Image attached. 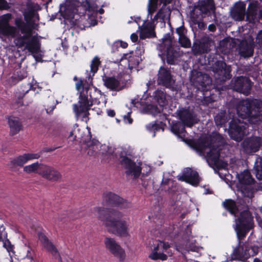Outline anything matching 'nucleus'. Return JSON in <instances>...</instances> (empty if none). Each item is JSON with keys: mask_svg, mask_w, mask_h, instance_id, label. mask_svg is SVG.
I'll list each match as a JSON object with an SVG mask.
<instances>
[{"mask_svg": "<svg viewBox=\"0 0 262 262\" xmlns=\"http://www.w3.org/2000/svg\"><path fill=\"white\" fill-rule=\"evenodd\" d=\"M235 231L238 239V246L235 248L231 254V260H239L244 262L251 256H254L258 253L257 249L248 246L243 243L248 233L254 227V220L251 212L248 210H243L235 219Z\"/></svg>", "mask_w": 262, "mask_h": 262, "instance_id": "nucleus-2", "label": "nucleus"}, {"mask_svg": "<svg viewBox=\"0 0 262 262\" xmlns=\"http://www.w3.org/2000/svg\"><path fill=\"white\" fill-rule=\"evenodd\" d=\"M261 144V140L258 137H252L246 138L242 143V147L245 152L251 154L257 151Z\"/></svg>", "mask_w": 262, "mask_h": 262, "instance_id": "nucleus-18", "label": "nucleus"}, {"mask_svg": "<svg viewBox=\"0 0 262 262\" xmlns=\"http://www.w3.org/2000/svg\"><path fill=\"white\" fill-rule=\"evenodd\" d=\"M131 113V112H128L126 115L123 116V121L125 123L130 124L133 123V119L130 117Z\"/></svg>", "mask_w": 262, "mask_h": 262, "instance_id": "nucleus-62", "label": "nucleus"}, {"mask_svg": "<svg viewBox=\"0 0 262 262\" xmlns=\"http://www.w3.org/2000/svg\"><path fill=\"white\" fill-rule=\"evenodd\" d=\"M8 124L10 127V135L14 136L23 129V125L19 119L16 117L8 118Z\"/></svg>", "mask_w": 262, "mask_h": 262, "instance_id": "nucleus-32", "label": "nucleus"}, {"mask_svg": "<svg viewBox=\"0 0 262 262\" xmlns=\"http://www.w3.org/2000/svg\"><path fill=\"white\" fill-rule=\"evenodd\" d=\"M232 85L234 91L248 96L251 93L252 83L248 77L238 76L234 78Z\"/></svg>", "mask_w": 262, "mask_h": 262, "instance_id": "nucleus-15", "label": "nucleus"}, {"mask_svg": "<svg viewBox=\"0 0 262 262\" xmlns=\"http://www.w3.org/2000/svg\"><path fill=\"white\" fill-rule=\"evenodd\" d=\"M130 207V203L127 200L116 194V211L117 209H127Z\"/></svg>", "mask_w": 262, "mask_h": 262, "instance_id": "nucleus-43", "label": "nucleus"}, {"mask_svg": "<svg viewBox=\"0 0 262 262\" xmlns=\"http://www.w3.org/2000/svg\"><path fill=\"white\" fill-rule=\"evenodd\" d=\"M141 181L142 185L145 189V193L147 195H151L152 193V191L151 190L153 185L152 181L150 178L146 179L144 177L141 178Z\"/></svg>", "mask_w": 262, "mask_h": 262, "instance_id": "nucleus-48", "label": "nucleus"}, {"mask_svg": "<svg viewBox=\"0 0 262 262\" xmlns=\"http://www.w3.org/2000/svg\"><path fill=\"white\" fill-rule=\"evenodd\" d=\"M116 46L120 47L122 48L123 49H126L128 47V43L126 42L123 41L122 40H117L116 41Z\"/></svg>", "mask_w": 262, "mask_h": 262, "instance_id": "nucleus-63", "label": "nucleus"}, {"mask_svg": "<svg viewBox=\"0 0 262 262\" xmlns=\"http://www.w3.org/2000/svg\"><path fill=\"white\" fill-rule=\"evenodd\" d=\"M221 148L218 146L215 147L213 145L210 148V150L207 153L206 158L208 162L217 166L219 163Z\"/></svg>", "mask_w": 262, "mask_h": 262, "instance_id": "nucleus-29", "label": "nucleus"}, {"mask_svg": "<svg viewBox=\"0 0 262 262\" xmlns=\"http://www.w3.org/2000/svg\"><path fill=\"white\" fill-rule=\"evenodd\" d=\"M179 42L184 48H189L191 46L190 41L186 35L179 37Z\"/></svg>", "mask_w": 262, "mask_h": 262, "instance_id": "nucleus-58", "label": "nucleus"}, {"mask_svg": "<svg viewBox=\"0 0 262 262\" xmlns=\"http://www.w3.org/2000/svg\"><path fill=\"white\" fill-rule=\"evenodd\" d=\"M104 244L106 248L113 254H115V240L114 238L105 237Z\"/></svg>", "mask_w": 262, "mask_h": 262, "instance_id": "nucleus-52", "label": "nucleus"}, {"mask_svg": "<svg viewBox=\"0 0 262 262\" xmlns=\"http://www.w3.org/2000/svg\"><path fill=\"white\" fill-rule=\"evenodd\" d=\"M45 106L46 107V112L48 114H51L56 107V104H55L54 100L49 99L46 102Z\"/></svg>", "mask_w": 262, "mask_h": 262, "instance_id": "nucleus-56", "label": "nucleus"}, {"mask_svg": "<svg viewBox=\"0 0 262 262\" xmlns=\"http://www.w3.org/2000/svg\"><path fill=\"white\" fill-rule=\"evenodd\" d=\"M156 36V32H155L154 28L152 27H145L142 30L140 33V40L145 39L146 38H152L155 37Z\"/></svg>", "mask_w": 262, "mask_h": 262, "instance_id": "nucleus-42", "label": "nucleus"}, {"mask_svg": "<svg viewBox=\"0 0 262 262\" xmlns=\"http://www.w3.org/2000/svg\"><path fill=\"white\" fill-rule=\"evenodd\" d=\"M42 166V164H39L37 162L24 167V170L27 173L33 172L37 171V172L38 173V172L40 171V168H41Z\"/></svg>", "mask_w": 262, "mask_h": 262, "instance_id": "nucleus-50", "label": "nucleus"}, {"mask_svg": "<svg viewBox=\"0 0 262 262\" xmlns=\"http://www.w3.org/2000/svg\"><path fill=\"white\" fill-rule=\"evenodd\" d=\"M122 217V214L116 211V235L121 237H127L129 236L128 225Z\"/></svg>", "mask_w": 262, "mask_h": 262, "instance_id": "nucleus-24", "label": "nucleus"}, {"mask_svg": "<svg viewBox=\"0 0 262 262\" xmlns=\"http://www.w3.org/2000/svg\"><path fill=\"white\" fill-rule=\"evenodd\" d=\"M201 92L203 95V99L201 100L202 105H208L215 101L214 94L211 93V89L204 90Z\"/></svg>", "mask_w": 262, "mask_h": 262, "instance_id": "nucleus-41", "label": "nucleus"}, {"mask_svg": "<svg viewBox=\"0 0 262 262\" xmlns=\"http://www.w3.org/2000/svg\"><path fill=\"white\" fill-rule=\"evenodd\" d=\"M24 156L25 157L26 162H27L29 160L31 159H38L40 156V154H24Z\"/></svg>", "mask_w": 262, "mask_h": 262, "instance_id": "nucleus-61", "label": "nucleus"}, {"mask_svg": "<svg viewBox=\"0 0 262 262\" xmlns=\"http://www.w3.org/2000/svg\"><path fill=\"white\" fill-rule=\"evenodd\" d=\"M157 48L161 52L166 50V62L168 64L174 65L180 56V48L172 45L170 33L164 35L162 38V43L159 44Z\"/></svg>", "mask_w": 262, "mask_h": 262, "instance_id": "nucleus-7", "label": "nucleus"}, {"mask_svg": "<svg viewBox=\"0 0 262 262\" xmlns=\"http://www.w3.org/2000/svg\"><path fill=\"white\" fill-rule=\"evenodd\" d=\"M120 163L125 169V172L127 176L133 177L135 180L139 178L142 171L140 166L137 165L133 160L127 156L121 157Z\"/></svg>", "mask_w": 262, "mask_h": 262, "instance_id": "nucleus-14", "label": "nucleus"}, {"mask_svg": "<svg viewBox=\"0 0 262 262\" xmlns=\"http://www.w3.org/2000/svg\"><path fill=\"white\" fill-rule=\"evenodd\" d=\"M143 110L146 113L155 116L163 111V107H158L156 105L149 104L144 106Z\"/></svg>", "mask_w": 262, "mask_h": 262, "instance_id": "nucleus-46", "label": "nucleus"}, {"mask_svg": "<svg viewBox=\"0 0 262 262\" xmlns=\"http://www.w3.org/2000/svg\"><path fill=\"white\" fill-rule=\"evenodd\" d=\"M26 159L24 155L19 156L11 160L8 164V166L12 170H13L16 166L21 167L27 162Z\"/></svg>", "mask_w": 262, "mask_h": 262, "instance_id": "nucleus-45", "label": "nucleus"}, {"mask_svg": "<svg viewBox=\"0 0 262 262\" xmlns=\"http://www.w3.org/2000/svg\"><path fill=\"white\" fill-rule=\"evenodd\" d=\"M100 64L99 58L98 57H95L91 62V71L93 73V75L98 71V67Z\"/></svg>", "mask_w": 262, "mask_h": 262, "instance_id": "nucleus-57", "label": "nucleus"}, {"mask_svg": "<svg viewBox=\"0 0 262 262\" xmlns=\"http://www.w3.org/2000/svg\"><path fill=\"white\" fill-rule=\"evenodd\" d=\"M247 198L243 197H239L238 196L236 200L235 201L236 202V204H237V208L238 209V211H239V209H244L246 207L248 206L247 202H248Z\"/></svg>", "mask_w": 262, "mask_h": 262, "instance_id": "nucleus-55", "label": "nucleus"}, {"mask_svg": "<svg viewBox=\"0 0 262 262\" xmlns=\"http://www.w3.org/2000/svg\"><path fill=\"white\" fill-rule=\"evenodd\" d=\"M170 247V246L168 242L159 241L154 247L148 257L154 260L159 259L166 260L167 259V256L164 254V252H166Z\"/></svg>", "mask_w": 262, "mask_h": 262, "instance_id": "nucleus-16", "label": "nucleus"}, {"mask_svg": "<svg viewBox=\"0 0 262 262\" xmlns=\"http://www.w3.org/2000/svg\"><path fill=\"white\" fill-rule=\"evenodd\" d=\"M238 181L241 186L243 185L252 184L254 183V179L252 178L248 170H245L238 176Z\"/></svg>", "mask_w": 262, "mask_h": 262, "instance_id": "nucleus-40", "label": "nucleus"}, {"mask_svg": "<svg viewBox=\"0 0 262 262\" xmlns=\"http://www.w3.org/2000/svg\"><path fill=\"white\" fill-rule=\"evenodd\" d=\"M222 206L232 215L236 216L238 213L237 204L235 201L232 199H226L222 203Z\"/></svg>", "mask_w": 262, "mask_h": 262, "instance_id": "nucleus-33", "label": "nucleus"}, {"mask_svg": "<svg viewBox=\"0 0 262 262\" xmlns=\"http://www.w3.org/2000/svg\"><path fill=\"white\" fill-rule=\"evenodd\" d=\"M258 11V4L257 2H250L246 11V20L249 23H254L256 18Z\"/></svg>", "mask_w": 262, "mask_h": 262, "instance_id": "nucleus-30", "label": "nucleus"}, {"mask_svg": "<svg viewBox=\"0 0 262 262\" xmlns=\"http://www.w3.org/2000/svg\"><path fill=\"white\" fill-rule=\"evenodd\" d=\"M246 15V4L242 2L235 3L230 11V15L235 21H241L244 20Z\"/></svg>", "mask_w": 262, "mask_h": 262, "instance_id": "nucleus-26", "label": "nucleus"}, {"mask_svg": "<svg viewBox=\"0 0 262 262\" xmlns=\"http://www.w3.org/2000/svg\"><path fill=\"white\" fill-rule=\"evenodd\" d=\"M157 82L159 85L169 88L172 85V77L170 71L164 67H161L158 74Z\"/></svg>", "mask_w": 262, "mask_h": 262, "instance_id": "nucleus-22", "label": "nucleus"}, {"mask_svg": "<svg viewBox=\"0 0 262 262\" xmlns=\"http://www.w3.org/2000/svg\"><path fill=\"white\" fill-rule=\"evenodd\" d=\"M255 42L257 46L262 49V30H260L257 34Z\"/></svg>", "mask_w": 262, "mask_h": 262, "instance_id": "nucleus-59", "label": "nucleus"}, {"mask_svg": "<svg viewBox=\"0 0 262 262\" xmlns=\"http://www.w3.org/2000/svg\"><path fill=\"white\" fill-rule=\"evenodd\" d=\"M117 76L116 78V91H120L125 88L130 80V75L127 70L118 67Z\"/></svg>", "mask_w": 262, "mask_h": 262, "instance_id": "nucleus-25", "label": "nucleus"}, {"mask_svg": "<svg viewBox=\"0 0 262 262\" xmlns=\"http://www.w3.org/2000/svg\"><path fill=\"white\" fill-rule=\"evenodd\" d=\"M9 8L8 3L5 0H0V10H7Z\"/></svg>", "mask_w": 262, "mask_h": 262, "instance_id": "nucleus-64", "label": "nucleus"}, {"mask_svg": "<svg viewBox=\"0 0 262 262\" xmlns=\"http://www.w3.org/2000/svg\"><path fill=\"white\" fill-rule=\"evenodd\" d=\"M213 71L217 82H224L227 80L230 79L232 77L231 66L227 65L225 62L223 61H216L215 62Z\"/></svg>", "mask_w": 262, "mask_h": 262, "instance_id": "nucleus-12", "label": "nucleus"}, {"mask_svg": "<svg viewBox=\"0 0 262 262\" xmlns=\"http://www.w3.org/2000/svg\"><path fill=\"white\" fill-rule=\"evenodd\" d=\"M80 142L82 143L81 152L89 157L96 158L100 154L102 156V160L104 162H108L111 159L114 158V147L106 144L100 145L98 140L91 139L90 132H88L86 136L81 137Z\"/></svg>", "mask_w": 262, "mask_h": 262, "instance_id": "nucleus-3", "label": "nucleus"}, {"mask_svg": "<svg viewBox=\"0 0 262 262\" xmlns=\"http://www.w3.org/2000/svg\"><path fill=\"white\" fill-rule=\"evenodd\" d=\"M254 44L247 42L241 43L239 47V53L241 56L245 58L252 57L254 54Z\"/></svg>", "mask_w": 262, "mask_h": 262, "instance_id": "nucleus-31", "label": "nucleus"}, {"mask_svg": "<svg viewBox=\"0 0 262 262\" xmlns=\"http://www.w3.org/2000/svg\"><path fill=\"white\" fill-rule=\"evenodd\" d=\"M27 76V72L25 69H21L9 78L7 82L10 86L16 84L19 81L23 80Z\"/></svg>", "mask_w": 262, "mask_h": 262, "instance_id": "nucleus-36", "label": "nucleus"}, {"mask_svg": "<svg viewBox=\"0 0 262 262\" xmlns=\"http://www.w3.org/2000/svg\"><path fill=\"white\" fill-rule=\"evenodd\" d=\"M209 141L212 143L215 147L218 146L219 148H220V145L224 143V140L221 135L216 134Z\"/></svg>", "mask_w": 262, "mask_h": 262, "instance_id": "nucleus-54", "label": "nucleus"}, {"mask_svg": "<svg viewBox=\"0 0 262 262\" xmlns=\"http://www.w3.org/2000/svg\"><path fill=\"white\" fill-rule=\"evenodd\" d=\"M102 203L104 208H113L115 205V194L111 192L104 193Z\"/></svg>", "mask_w": 262, "mask_h": 262, "instance_id": "nucleus-38", "label": "nucleus"}, {"mask_svg": "<svg viewBox=\"0 0 262 262\" xmlns=\"http://www.w3.org/2000/svg\"><path fill=\"white\" fill-rule=\"evenodd\" d=\"M213 43V40L209 36H204L200 39H196L194 41L191 48L192 53L195 56L208 53L211 50V47Z\"/></svg>", "mask_w": 262, "mask_h": 262, "instance_id": "nucleus-13", "label": "nucleus"}, {"mask_svg": "<svg viewBox=\"0 0 262 262\" xmlns=\"http://www.w3.org/2000/svg\"><path fill=\"white\" fill-rule=\"evenodd\" d=\"M86 5L85 14L81 16L79 15V17L74 20L73 24L81 30L97 24L96 18L97 15V8L92 7L88 2H86Z\"/></svg>", "mask_w": 262, "mask_h": 262, "instance_id": "nucleus-8", "label": "nucleus"}, {"mask_svg": "<svg viewBox=\"0 0 262 262\" xmlns=\"http://www.w3.org/2000/svg\"><path fill=\"white\" fill-rule=\"evenodd\" d=\"M38 236L39 239L43 244L44 247L55 257L58 259L59 262H62L61 257L58 253V251L56 247L53 244L49 241L48 238L42 233H38Z\"/></svg>", "mask_w": 262, "mask_h": 262, "instance_id": "nucleus-27", "label": "nucleus"}, {"mask_svg": "<svg viewBox=\"0 0 262 262\" xmlns=\"http://www.w3.org/2000/svg\"><path fill=\"white\" fill-rule=\"evenodd\" d=\"M190 81L201 91L211 89L212 87L211 77L208 74L196 70H193L191 72Z\"/></svg>", "mask_w": 262, "mask_h": 262, "instance_id": "nucleus-10", "label": "nucleus"}, {"mask_svg": "<svg viewBox=\"0 0 262 262\" xmlns=\"http://www.w3.org/2000/svg\"><path fill=\"white\" fill-rule=\"evenodd\" d=\"M178 179L193 186H198L201 181V178L199 177L198 172L189 167H187L184 169L182 176Z\"/></svg>", "mask_w": 262, "mask_h": 262, "instance_id": "nucleus-19", "label": "nucleus"}, {"mask_svg": "<svg viewBox=\"0 0 262 262\" xmlns=\"http://www.w3.org/2000/svg\"><path fill=\"white\" fill-rule=\"evenodd\" d=\"M125 257L126 254L124 250L116 243V258H118L120 261H123Z\"/></svg>", "mask_w": 262, "mask_h": 262, "instance_id": "nucleus-51", "label": "nucleus"}, {"mask_svg": "<svg viewBox=\"0 0 262 262\" xmlns=\"http://www.w3.org/2000/svg\"><path fill=\"white\" fill-rule=\"evenodd\" d=\"M94 211L97 213L98 219L102 222L109 232L115 231V211L114 208L96 207Z\"/></svg>", "mask_w": 262, "mask_h": 262, "instance_id": "nucleus-9", "label": "nucleus"}, {"mask_svg": "<svg viewBox=\"0 0 262 262\" xmlns=\"http://www.w3.org/2000/svg\"><path fill=\"white\" fill-rule=\"evenodd\" d=\"M229 119L225 113L218 114L214 117V121L216 125L220 127L225 126L229 121Z\"/></svg>", "mask_w": 262, "mask_h": 262, "instance_id": "nucleus-47", "label": "nucleus"}, {"mask_svg": "<svg viewBox=\"0 0 262 262\" xmlns=\"http://www.w3.org/2000/svg\"><path fill=\"white\" fill-rule=\"evenodd\" d=\"M38 174L43 178L52 182L57 181L61 178V174L54 167L42 164Z\"/></svg>", "mask_w": 262, "mask_h": 262, "instance_id": "nucleus-21", "label": "nucleus"}, {"mask_svg": "<svg viewBox=\"0 0 262 262\" xmlns=\"http://www.w3.org/2000/svg\"><path fill=\"white\" fill-rule=\"evenodd\" d=\"M176 32L179 35V37H181L186 35L187 33V30L184 27V25H182L176 29Z\"/></svg>", "mask_w": 262, "mask_h": 262, "instance_id": "nucleus-60", "label": "nucleus"}, {"mask_svg": "<svg viewBox=\"0 0 262 262\" xmlns=\"http://www.w3.org/2000/svg\"><path fill=\"white\" fill-rule=\"evenodd\" d=\"M103 81L104 85L107 88L114 90H115V78L113 77H110L108 76H104L103 77Z\"/></svg>", "mask_w": 262, "mask_h": 262, "instance_id": "nucleus-53", "label": "nucleus"}, {"mask_svg": "<svg viewBox=\"0 0 262 262\" xmlns=\"http://www.w3.org/2000/svg\"><path fill=\"white\" fill-rule=\"evenodd\" d=\"M154 100L160 107H163L167 103L166 93L161 90H157L154 93Z\"/></svg>", "mask_w": 262, "mask_h": 262, "instance_id": "nucleus-37", "label": "nucleus"}, {"mask_svg": "<svg viewBox=\"0 0 262 262\" xmlns=\"http://www.w3.org/2000/svg\"><path fill=\"white\" fill-rule=\"evenodd\" d=\"M238 116L242 119L248 118L254 124L262 120V102L257 99H242L236 105Z\"/></svg>", "mask_w": 262, "mask_h": 262, "instance_id": "nucleus-4", "label": "nucleus"}, {"mask_svg": "<svg viewBox=\"0 0 262 262\" xmlns=\"http://www.w3.org/2000/svg\"><path fill=\"white\" fill-rule=\"evenodd\" d=\"M77 9L73 4H66L64 6L61 5L60 12L64 18L69 20L73 24H74V20L79 17V15L76 14Z\"/></svg>", "mask_w": 262, "mask_h": 262, "instance_id": "nucleus-23", "label": "nucleus"}, {"mask_svg": "<svg viewBox=\"0 0 262 262\" xmlns=\"http://www.w3.org/2000/svg\"><path fill=\"white\" fill-rule=\"evenodd\" d=\"M256 178L262 180V158H258L255 161L254 167Z\"/></svg>", "mask_w": 262, "mask_h": 262, "instance_id": "nucleus-49", "label": "nucleus"}, {"mask_svg": "<svg viewBox=\"0 0 262 262\" xmlns=\"http://www.w3.org/2000/svg\"><path fill=\"white\" fill-rule=\"evenodd\" d=\"M202 14L207 16L215 12V5L214 0H202L196 6Z\"/></svg>", "mask_w": 262, "mask_h": 262, "instance_id": "nucleus-28", "label": "nucleus"}, {"mask_svg": "<svg viewBox=\"0 0 262 262\" xmlns=\"http://www.w3.org/2000/svg\"><path fill=\"white\" fill-rule=\"evenodd\" d=\"M243 196L248 199V203L249 200L254 197V193L256 189L251 184L243 185L239 188Z\"/></svg>", "mask_w": 262, "mask_h": 262, "instance_id": "nucleus-34", "label": "nucleus"}, {"mask_svg": "<svg viewBox=\"0 0 262 262\" xmlns=\"http://www.w3.org/2000/svg\"><path fill=\"white\" fill-rule=\"evenodd\" d=\"M178 116L183 125L188 127H192L199 121L196 115L189 109L183 108L178 111Z\"/></svg>", "mask_w": 262, "mask_h": 262, "instance_id": "nucleus-17", "label": "nucleus"}, {"mask_svg": "<svg viewBox=\"0 0 262 262\" xmlns=\"http://www.w3.org/2000/svg\"><path fill=\"white\" fill-rule=\"evenodd\" d=\"M7 233L5 231V228L3 225L0 226V242H3V247L7 251L13 252V245H12L9 239H7Z\"/></svg>", "mask_w": 262, "mask_h": 262, "instance_id": "nucleus-35", "label": "nucleus"}, {"mask_svg": "<svg viewBox=\"0 0 262 262\" xmlns=\"http://www.w3.org/2000/svg\"><path fill=\"white\" fill-rule=\"evenodd\" d=\"M165 124H163L162 122H160V123H158L157 121L151 122L146 125L147 130L149 132H154L153 136H155V133L156 132L162 129L164 130V126Z\"/></svg>", "mask_w": 262, "mask_h": 262, "instance_id": "nucleus-44", "label": "nucleus"}, {"mask_svg": "<svg viewBox=\"0 0 262 262\" xmlns=\"http://www.w3.org/2000/svg\"><path fill=\"white\" fill-rule=\"evenodd\" d=\"M228 134L230 138L237 142L241 141L246 135L247 127L242 125L241 120L233 117L229 123Z\"/></svg>", "mask_w": 262, "mask_h": 262, "instance_id": "nucleus-11", "label": "nucleus"}, {"mask_svg": "<svg viewBox=\"0 0 262 262\" xmlns=\"http://www.w3.org/2000/svg\"><path fill=\"white\" fill-rule=\"evenodd\" d=\"M189 144L190 146L195 150L200 155H204L205 150L208 148L210 149L213 145L212 143L207 137L191 140Z\"/></svg>", "mask_w": 262, "mask_h": 262, "instance_id": "nucleus-20", "label": "nucleus"}, {"mask_svg": "<svg viewBox=\"0 0 262 262\" xmlns=\"http://www.w3.org/2000/svg\"><path fill=\"white\" fill-rule=\"evenodd\" d=\"M144 53V48L138 45L135 52L130 51L128 53L123 54L119 61H116L119 69L124 70H132L138 67L140 62L142 60V56Z\"/></svg>", "mask_w": 262, "mask_h": 262, "instance_id": "nucleus-6", "label": "nucleus"}, {"mask_svg": "<svg viewBox=\"0 0 262 262\" xmlns=\"http://www.w3.org/2000/svg\"><path fill=\"white\" fill-rule=\"evenodd\" d=\"M10 14L0 16V33L15 38L14 43L17 48L27 50L38 61L40 57L37 54L40 51V43L35 37H32L33 30H38V14L34 9L28 10L24 14L25 21L19 18L15 19L16 27L10 26Z\"/></svg>", "mask_w": 262, "mask_h": 262, "instance_id": "nucleus-1", "label": "nucleus"}, {"mask_svg": "<svg viewBox=\"0 0 262 262\" xmlns=\"http://www.w3.org/2000/svg\"><path fill=\"white\" fill-rule=\"evenodd\" d=\"M92 90L89 88H83V90L80 93L78 104L73 105V110L77 118L81 117V120L87 122L89 120V110L92 105L94 101H97L98 97H94L92 95Z\"/></svg>", "mask_w": 262, "mask_h": 262, "instance_id": "nucleus-5", "label": "nucleus"}, {"mask_svg": "<svg viewBox=\"0 0 262 262\" xmlns=\"http://www.w3.org/2000/svg\"><path fill=\"white\" fill-rule=\"evenodd\" d=\"M185 126L180 121L172 122L171 125V131L176 135L180 137L181 135H185L186 133Z\"/></svg>", "mask_w": 262, "mask_h": 262, "instance_id": "nucleus-39", "label": "nucleus"}]
</instances>
